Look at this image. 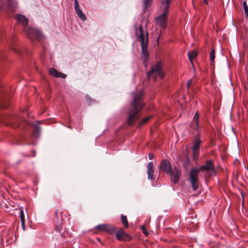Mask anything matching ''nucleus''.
I'll use <instances>...</instances> for the list:
<instances>
[{
  "label": "nucleus",
  "instance_id": "f257e3e1",
  "mask_svg": "<svg viewBox=\"0 0 248 248\" xmlns=\"http://www.w3.org/2000/svg\"><path fill=\"white\" fill-rule=\"evenodd\" d=\"M143 96L142 91L133 94V100L131 104L127 120L128 124L130 125H132L140 117L139 112L145 105V103L142 101Z\"/></svg>",
  "mask_w": 248,
  "mask_h": 248
},
{
  "label": "nucleus",
  "instance_id": "f03ea898",
  "mask_svg": "<svg viewBox=\"0 0 248 248\" xmlns=\"http://www.w3.org/2000/svg\"><path fill=\"white\" fill-rule=\"evenodd\" d=\"M17 22L23 27V31L31 41L41 40L43 36L41 32L38 29L28 26V19L24 16L19 15L16 16Z\"/></svg>",
  "mask_w": 248,
  "mask_h": 248
},
{
  "label": "nucleus",
  "instance_id": "7ed1b4c3",
  "mask_svg": "<svg viewBox=\"0 0 248 248\" xmlns=\"http://www.w3.org/2000/svg\"><path fill=\"white\" fill-rule=\"evenodd\" d=\"M139 36L138 39L141 42L142 47V54L144 57L143 63L145 66L147 64V61L149 57V51L147 49L148 43V33L146 32V39H145L144 35V31L143 27L141 25L139 26Z\"/></svg>",
  "mask_w": 248,
  "mask_h": 248
},
{
  "label": "nucleus",
  "instance_id": "20e7f679",
  "mask_svg": "<svg viewBox=\"0 0 248 248\" xmlns=\"http://www.w3.org/2000/svg\"><path fill=\"white\" fill-rule=\"evenodd\" d=\"M199 172H203L204 176L206 178H209L212 175H216L217 172L214 163L211 160H207L204 165L201 166L198 169Z\"/></svg>",
  "mask_w": 248,
  "mask_h": 248
},
{
  "label": "nucleus",
  "instance_id": "39448f33",
  "mask_svg": "<svg viewBox=\"0 0 248 248\" xmlns=\"http://www.w3.org/2000/svg\"><path fill=\"white\" fill-rule=\"evenodd\" d=\"M162 67L163 63L160 61L153 65L150 70L148 72V78H154V79L155 80L157 75L161 78H163L165 76V74L162 70Z\"/></svg>",
  "mask_w": 248,
  "mask_h": 248
},
{
  "label": "nucleus",
  "instance_id": "423d86ee",
  "mask_svg": "<svg viewBox=\"0 0 248 248\" xmlns=\"http://www.w3.org/2000/svg\"><path fill=\"white\" fill-rule=\"evenodd\" d=\"M199 172L198 168H193L191 169L189 173V181L194 191H196L199 187Z\"/></svg>",
  "mask_w": 248,
  "mask_h": 248
},
{
  "label": "nucleus",
  "instance_id": "0eeeda50",
  "mask_svg": "<svg viewBox=\"0 0 248 248\" xmlns=\"http://www.w3.org/2000/svg\"><path fill=\"white\" fill-rule=\"evenodd\" d=\"M16 6V2L14 0H1L0 4V10L13 13L15 11Z\"/></svg>",
  "mask_w": 248,
  "mask_h": 248
},
{
  "label": "nucleus",
  "instance_id": "6e6552de",
  "mask_svg": "<svg viewBox=\"0 0 248 248\" xmlns=\"http://www.w3.org/2000/svg\"><path fill=\"white\" fill-rule=\"evenodd\" d=\"M193 146L192 147L193 158L194 161L199 159L200 154V147L202 143V141L198 135L195 136V140L193 142Z\"/></svg>",
  "mask_w": 248,
  "mask_h": 248
},
{
  "label": "nucleus",
  "instance_id": "1a4fd4ad",
  "mask_svg": "<svg viewBox=\"0 0 248 248\" xmlns=\"http://www.w3.org/2000/svg\"><path fill=\"white\" fill-rule=\"evenodd\" d=\"M95 228L98 231L106 232L110 234H113L116 231V229L113 226L107 224H99Z\"/></svg>",
  "mask_w": 248,
  "mask_h": 248
},
{
  "label": "nucleus",
  "instance_id": "9d476101",
  "mask_svg": "<svg viewBox=\"0 0 248 248\" xmlns=\"http://www.w3.org/2000/svg\"><path fill=\"white\" fill-rule=\"evenodd\" d=\"M159 169L160 170L164 171L167 174L171 173V170H173L170 161L167 159H163L161 161Z\"/></svg>",
  "mask_w": 248,
  "mask_h": 248
},
{
  "label": "nucleus",
  "instance_id": "9b49d317",
  "mask_svg": "<svg viewBox=\"0 0 248 248\" xmlns=\"http://www.w3.org/2000/svg\"><path fill=\"white\" fill-rule=\"evenodd\" d=\"M5 58L2 54H0V60ZM9 98L6 96L4 92H0V108H5L7 107Z\"/></svg>",
  "mask_w": 248,
  "mask_h": 248
},
{
  "label": "nucleus",
  "instance_id": "f8f14e48",
  "mask_svg": "<svg viewBox=\"0 0 248 248\" xmlns=\"http://www.w3.org/2000/svg\"><path fill=\"white\" fill-rule=\"evenodd\" d=\"M170 175V181L174 184L179 183L181 176V171L177 167H174L171 170V173H169Z\"/></svg>",
  "mask_w": 248,
  "mask_h": 248
},
{
  "label": "nucleus",
  "instance_id": "ddd939ff",
  "mask_svg": "<svg viewBox=\"0 0 248 248\" xmlns=\"http://www.w3.org/2000/svg\"><path fill=\"white\" fill-rule=\"evenodd\" d=\"M22 123L27 124L28 122L25 120L21 119L18 117H13L9 119V125L14 127H18L20 126V123Z\"/></svg>",
  "mask_w": 248,
  "mask_h": 248
},
{
  "label": "nucleus",
  "instance_id": "4468645a",
  "mask_svg": "<svg viewBox=\"0 0 248 248\" xmlns=\"http://www.w3.org/2000/svg\"><path fill=\"white\" fill-rule=\"evenodd\" d=\"M168 13L163 12L162 14L156 18L157 24L163 29H165L167 23Z\"/></svg>",
  "mask_w": 248,
  "mask_h": 248
},
{
  "label": "nucleus",
  "instance_id": "2eb2a0df",
  "mask_svg": "<svg viewBox=\"0 0 248 248\" xmlns=\"http://www.w3.org/2000/svg\"><path fill=\"white\" fill-rule=\"evenodd\" d=\"M116 237L118 240L122 241H128L131 240V237L128 235L123 229H120L116 233Z\"/></svg>",
  "mask_w": 248,
  "mask_h": 248
},
{
  "label": "nucleus",
  "instance_id": "dca6fc26",
  "mask_svg": "<svg viewBox=\"0 0 248 248\" xmlns=\"http://www.w3.org/2000/svg\"><path fill=\"white\" fill-rule=\"evenodd\" d=\"M58 215H59V212H58V210H57L55 211V217L57 219L56 224V227H55V230L56 232H59L61 234H62V225H61L62 217H61L60 218H59L58 217Z\"/></svg>",
  "mask_w": 248,
  "mask_h": 248
},
{
  "label": "nucleus",
  "instance_id": "f3484780",
  "mask_svg": "<svg viewBox=\"0 0 248 248\" xmlns=\"http://www.w3.org/2000/svg\"><path fill=\"white\" fill-rule=\"evenodd\" d=\"M147 168L148 178L150 180H154L155 178L154 177V170L153 163L152 162H150L147 166Z\"/></svg>",
  "mask_w": 248,
  "mask_h": 248
},
{
  "label": "nucleus",
  "instance_id": "a211bd4d",
  "mask_svg": "<svg viewBox=\"0 0 248 248\" xmlns=\"http://www.w3.org/2000/svg\"><path fill=\"white\" fill-rule=\"evenodd\" d=\"M49 73L55 78H66V75L65 74L59 72L54 68H51L49 69Z\"/></svg>",
  "mask_w": 248,
  "mask_h": 248
},
{
  "label": "nucleus",
  "instance_id": "6ab92c4d",
  "mask_svg": "<svg viewBox=\"0 0 248 248\" xmlns=\"http://www.w3.org/2000/svg\"><path fill=\"white\" fill-rule=\"evenodd\" d=\"M171 2L172 0H161V5L162 6V9L163 10V12L168 13Z\"/></svg>",
  "mask_w": 248,
  "mask_h": 248
},
{
  "label": "nucleus",
  "instance_id": "aec40b11",
  "mask_svg": "<svg viewBox=\"0 0 248 248\" xmlns=\"http://www.w3.org/2000/svg\"><path fill=\"white\" fill-rule=\"evenodd\" d=\"M193 124L192 127L196 130H198L199 128V125L198 124V113L196 112L194 118H193Z\"/></svg>",
  "mask_w": 248,
  "mask_h": 248
},
{
  "label": "nucleus",
  "instance_id": "412c9836",
  "mask_svg": "<svg viewBox=\"0 0 248 248\" xmlns=\"http://www.w3.org/2000/svg\"><path fill=\"white\" fill-rule=\"evenodd\" d=\"M33 131L32 135L34 138H38L39 136V133L40 131V127L37 124H34L33 125Z\"/></svg>",
  "mask_w": 248,
  "mask_h": 248
},
{
  "label": "nucleus",
  "instance_id": "4be33fe9",
  "mask_svg": "<svg viewBox=\"0 0 248 248\" xmlns=\"http://www.w3.org/2000/svg\"><path fill=\"white\" fill-rule=\"evenodd\" d=\"M76 12L78 16L83 21L86 20V17L80 8L75 9Z\"/></svg>",
  "mask_w": 248,
  "mask_h": 248
},
{
  "label": "nucleus",
  "instance_id": "5701e85b",
  "mask_svg": "<svg viewBox=\"0 0 248 248\" xmlns=\"http://www.w3.org/2000/svg\"><path fill=\"white\" fill-rule=\"evenodd\" d=\"M198 55V52L196 51L193 50L192 51L188 52V57L190 61L192 62V60L196 58Z\"/></svg>",
  "mask_w": 248,
  "mask_h": 248
},
{
  "label": "nucleus",
  "instance_id": "b1692460",
  "mask_svg": "<svg viewBox=\"0 0 248 248\" xmlns=\"http://www.w3.org/2000/svg\"><path fill=\"white\" fill-rule=\"evenodd\" d=\"M7 42L10 44V49H13L16 53H17L18 54L20 53L19 51L12 44L13 42L14 43V39H12V40L9 39L8 40H7Z\"/></svg>",
  "mask_w": 248,
  "mask_h": 248
},
{
  "label": "nucleus",
  "instance_id": "393cba45",
  "mask_svg": "<svg viewBox=\"0 0 248 248\" xmlns=\"http://www.w3.org/2000/svg\"><path fill=\"white\" fill-rule=\"evenodd\" d=\"M210 59L211 62V64L214 65L215 59V49L214 48H212L210 52Z\"/></svg>",
  "mask_w": 248,
  "mask_h": 248
},
{
  "label": "nucleus",
  "instance_id": "a878e982",
  "mask_svg": "<svg viewBox=\"0 0 248 248\" xmlns=\"http://www.w3.org/2000/svg\"><path fill=\"white\" fill-rule=\"evenodd\" d=\"M121 220L125 228L128 227V223L127 219V217L124 215H121Z\"/></svg>",
  "mask_w": 248,
  "mask_h": 248
},
{
  "label": "nucleus",
  "instance_id": "bb28decb",
  "mask_svg": "<svg viewBox=\"0 0 248 248\" xmlns=\"http://www.w3.org/2000/svg\"><path fill=\"white\" fill-rule=\"evenodd\" d=\"M153 1V0H143L144 9H146L149 8L151 6Z\"/></svg>",
  "mask_w": 248,
  "mask_h": 248
},
{
  "label": "nucleus",
  "instance_id": "cd10ccee",
  "mask_svg": "<svg viewBox=\"0 0 248 248\" xmlns=\"http://www.w3.org/2000/svg\"><path fill=\"white\" fill-rule=\"evenodd\" d=\"M152 116H149L143 119L139 124V127H141L144 124H145L151 118Z\"/></svg>",
  "mask_w": 248,
  "mask_h": 248
},
{
  "label": "nucleus",
  "instance_id": "c85d7f7f",
  "mask_svg": "<svg viewBox=\"0 0 248 248\" xmlns=\"http://www.w3.org/2000/svg\"><path fill=\"white\" fill-rule=\"evenodd\" d=\"M20 218L21 221H25L24 213L23 209L20 210Z\"/></svg>",
  "mask_w": 248,
  "mask_h": 248
},
{
  "label": "nucleus",
  "instance_id": "c756f323",
  "mask_svg": "<svg viewBox=\"0 0 248 248\" xmlns=\"http://www.w3.org/2000/svg\"><path fill=\"white\" fill-rule=\"evenodd\" d=\"M243 7L245 13H248V7L245 1L243 2Z\"/></svg>",
  "mask_w": 248,
  "mask_h": 248
},
{
  "label": "nucleus",
  "instance_id": "7c9ffc66",
  "mask_svg": "<svg viewBox=\"0 0 248 248\" xmlns=\"http://www.w3.org/2000/svg\"><path fill=\"white\" fill-rule=\"evenodd\" d=\"M74 7L75 9L79 8V5L78 0H74Z\"/></svg>",
  "mask_w": 248,
  "mask_h": 248
},
{
  "label": "nucleus",
  "instance_id": "2f4dec72",
  "mask_svg": "<svg viewBox=\"0 0 248 248\" xmlns=\"http://www.w3.org/2000/svg\"><path fill=\"white\" fill-rule=\"evenodd\" d=\"M141 229H142V231L143 233H144L146 236H147V235H148V232H147V230H146V228H145V226H142L141 227Z\"/></svg>",
  "mask_w": 248,
  "mask_h": 248
},
{
  "label": "nucleus",
  "instance_id": "473e14b6",
  "mask_svg": "<svg viewBox=\"0 0 248 248\" xmlns=\"http://www.w3.org/2000/svg\"><path fill=\"white\" fill-rule=\"evenodd\" d=\"M192 83H193V81L191 79L189 80L188 82L187 83V84H186L187 87L188 88H189L191 86Z\"/></svg>",
  "mask_w": 248,
  "mask_h": 248
},
{
  "label": "nucleus",
  "instance_id": "72a5a7b5",
  "mask_svg": "<svg viewBox=\"0 0 248 248\" xmlns=\"http://www.w3.org/2000/svg\"><path fill=\"white\" fill-rule=\"evenodd\" d=\"M149 159L151 160L154 158V154L153 153H150L148 155Z\"/></svg>",
  "mask_w": 248,
  "mask_h": 248
},
{
  "label": "nucleus",
  "instance_id": "f704fd0d",
  "mask_svg": "<svg viewBox=\"0 0 248 248\" xmlns=\"http://www.w3.org/2000/svg\"><path fill=\"white\" fill-rule=\"evenodd\" d=\"M21 223L22 228L24 230L25 229V221H21Z\"/></svg>",
  "mask_w": 248,
  "mask_h": 248
},
{
  "label": "nucleus",
  "instance_id": "c9c22d12",
  "mask_svg": "<svg viewBox=\"0 0 248 248\" xmlns=\"http://www.w3.org/2000/svg\"><path fill=\"white\" fill-rule=\"evenodd\" d=\"M22 124H23H23H25V125H30L29 123L28 122V124H25V123H23V124L22 123H20V126H22ZM22 127H24V125H22Z\"/></svg>",
  "mask_w": 248,
  "mask_h": 248
},
{
  "label": "nucleus",
  "instance_id": "e433bc0d",
  "mask_svg": "<svg viewBox=\"0 0 248 248\" xmlns=\"http://www.w3.org/2000/svg\"><path fill=\"white\" fill-rule=\"evenodd\" d=\"M203 2H204L205 4H208V1H207V0H203Z\"/></svg>",
  "mask_w": 248,
  "mask_h": 248
},
{
  "label": "nucleus",
  "instance_id": "4c0bfd02",
  "mask_svg": "<svg viewBox=\"0 0 248 248\" xmlns=\"http://www.w3.org/2000/svg\"><path fill=\"white\" fill-rule=\"evenodd\" d=\"M241 194H242V196L243 198H244V195H243V193H242Z\"/></svg>",
  "mask_w": 248,
  "mask_h": 248
},
{
  "label": "nucleus",
  "instance_id": "58836bf2",
  "mask_svg": "<svg viewBox=\"0 0 248 248\" xmlns=\"http://www.w3.org/2000/svg\"><path fill=\"white\" fill-rule=\"evenodd\" d=\"M18 144H23V143L19 142V143H18Z\"/></svg>",
  "mask_w": 248,
  "mask_h": 248
},
{
  "label": "nucleus",
  "instance_id": "ea45409f",
  "mask_svg": "<svg viewBox=\"0 0 248 248\" xmlns=\"http://www.w3.org/2000/svg\"><path fill=\"white\" fill-rule=\"evenodd\" d=\"M33 153H34L33 156H35V152H34V151H33Z\"/></svg>",
  "mask_w": 248,
  "mask_h": 248
}]
</instances>
